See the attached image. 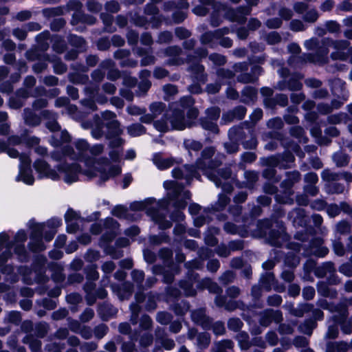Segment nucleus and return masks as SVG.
I'll return each mask as SVG.
<instances>
[{
    "instance_id": "nucleus-58",
    "label": "nucleus",
    "mask_w": 352,
    "mask_h": 352,
    "mask_svg": "<svg viewBox=\"0 0 352 352\" xmlns=\"http://www.w3.org/2000/svg\"><path fill=\"white\" fill-rule=\"evenodd\" d=\"M198 344L201 347L207 346L210 343V338L206 333L199 334L197 338Z\"/></svg>"
},
{
    "instance_id": "nucleus-22",
    "label": "nucleus",
    "mask_w": 352,
    "mask_h": 352,
    "mask_svg": "<svg viewBox=\"0 0 352 352\" xmlns=\"http://www.w3.org/2000/svg\"><path fill=\"white\" fill-rule=\"evenodd\" d=\"M153 162L160 169L168 168L173 164V161L171 159H163L157 155L154 156Z\"/></svg>"
},
{
    "instance_id": "nucleus-4",
    "label": "nucleus",
    "mask_w": 352,
    "mask_h": 352,
    "mask_svg": "<svg viewBox=\"0 0 352 352\" xmlns=\"http://www.w3.org/2000/svg\"><path fill=\"white\" fill-rule=\"evenodd\" d=\"M305 45L308 50L318 49V55L322 57L328 54L329 47H333L338 50L344 49L348 46V42L345 41H333L325 38L322 41V45L319 46V42L316 38H311L305 41Z\"/></svg>"
},
{
    "instance_id": "nucleus-1",
    "label": "nucleus",
    "mask_w": 352,
    "mask_h": 352,
    "mask_svg": "<svg viewBox=\"0 0 352 352\" xmlns=\"http://www.w3.org/2000/svg\"><path fill=\"white\" fill-rule=\"evenodd\" d=\"M75 147L76 153L73 149L69 148L66 150V154L69 155L72 159H82L85 161L87 168L83 171V174L89 178L99 175L100 180L104 182L111 177H114L121 173V168L118 166L109 167L107 159L104 160L106 164L102 167H100L98 162L93 163L89 157V147L85 140H78L75 144Z\"/></svg>"
},
{
    "instance_id": "nucleus-7",
    "label": "nucleus",
    "mask_w": 352,
    "mask_h": 352,
    "mask_svg": "<svg viewBox=\"0 0 352 352\" xmlns=\"http://www.w3.org/2000/svg\"><path fill=\"white\" fill-rule=\"evenodd\" d=\"M34 167L41 178L46 177L52 180L58 178L56 171L52 169L48 164L43 160H36L34 164Z\"/></svg>"
},
{
    "instance_id": "nucleus-29",
    "label": "nucleus",
    "mask_w": 352,
    "mask_h": 352,
    "mask_svg": "<svg viewBox=\"0 0 352 352\" xmlns=\"http://www.w3.org/2000/svg\"><path fill=\"white\" fill-rule=\"evenodd\" d=\"M161 333L160 330H157L156 331L157 339L160 340V343L163 346V347L167 350L172 349L175 346V342L173 340L168 338H160V336Z\"/></svg>"
},
{
    "instance_id": "nucleus-59",
    "label": "nucleus",
    "mask_w": 352,
    "mask_h": 352,
    "mask_svg": "<svg viewBox=\"0 0 352 352\" xmlns=\"http://www.w3.org/2000/svg\"><path fill=\"white\" fill-rule=\"evenodd\" d=\"M116 268V265L112 261H107L102 265V270L106 274H111Z\"/></svg>"
},
{
    "instance_id": "nucleus-43",
    "label": "nucleus",
    "mask_w": 352,
    "mask_h": 352,
    "mask_svg": "<svg viewBox=\"0 0 352 352\" xmlns=\"http://www.w3.org/2000/svg\"><path fill=\"white\" fill-rule=\"evenodd\" d=\"M266 40L268 43L273 45L280 42L281 37L278 33L272 32L267 36Z\"/></svg>"
},
{
    "instance_id": "nucleus-47",
    "label": "nucleus",
    "mask_w": 352,
    "mask_h": 352,
    "mask_svg": "<svg viewBox=\"0 0 352 352\" xmlns=\"http://www.w3.org/2000/svg\"><path fill=\"white\" fill-rule=\"evenodd\" d=\"M228 327L234 331L239 330L242 325L241 321L238 318H232L229 320L228 323Z\"/></svg>"
},
{
    "instance_id": "nucleus-36",
    "label": "nucleus",
    "mask_w": 352,
    "mask_h": 352,
    "mask_svg": "<svg viewBox=\"0 0 352 352\" xmlns=\"http://www.w3.org/2000/svg\"><path fill=\"white\" fill-rule=\"evenodd\" d=\"M333 248L334 252L340 256H342L345 253V249L343 244L340 240H336L333 243Z\"/></svg>"
},
{
    "instance_id": "nucleus-23",
    "label": "nucleus",
    "mask_w": 352,
    "mask_h": 352,
    "mask_svg": "<svg viewBox=\"0 0 352 352\" xmlns=\"http://www.w3.org/2000/svg\"><path fill=\"white\" fill-rule=\"evenodd\" d=\"M266 316L267 317V320H265L264 318H262L261 320V323L265 326H267L272 320L276 322H279L281 320V314L279 311L269 310L266 312Z\"/></svg>"
},
{
    "instance_id": "nucleus-28",
    "label": "nucleus",
    "mask_w": 352,
    "mask_h": 352,
    "mask_svg": "<svg viewBox=\"0 0 352 352\" xmlns=\"http://www.w3.org/2000/svg\"><path fill=\"white\" fill-rule=\"evenodd\" d=\"M236 339L239 343V345L242 349H247L250 347L249 336L248 333L245 332L239 333L236 336Z\"/></svg>"
},
{
    "instance_id": "nucleus-50",
    "label": "nucleus",
    "mask_w": 352,
    "mask_h": 352,
    "mask_svg": "<svg viewBox=\"0 0 352 352\" xmlns=\"http://www.w3.org/2000/svg\"><path fill=\"white\" fill-rule=\"evenodd\" d=\"M265 24L269 28L275 29V28H278L279 27H280V25L282 24V21L278 18H274V19H268L266 21Z\"/></svg>"
},
{
    "instance_id": "nucleus-31",
    "label": "nucleus",
    "mask_w": 352,
    "mask_h": 352,
    "mask_svg": "<svg viewBox=\"0 0 352 352\" xmlns=\"http://www.w3.org/2000/svg\"><path fill=\"white\" fill-rule=\"evenodd\" d=\"M56 140L54 146H58L59 144L70 141V136L67 131H62L58 134H56L54 137Z\"/></svg>"
},
{
    "instance_id": "nucleus-44",
    "label": "nucleus",
    "mask_w": 352,
    "mask_h": 352,
    "mask_svg": "<svg viewBox=\"0 0 352 352\" xmlns=\"http://www.w3.org/2000/svg\"><path fill=\"white\" fill-rule=\"evenodd\" d=\"M318 17V14L317 11L315 10H311L304 16V20L307 22L313 23L317 20Z\"/></svg>"
},
{
    "instance_id": "nucleus-52",
    "label": "nucleus",
    "mask_w": 352,
    "mask_h": 352,
    "mask_svg": "<svg viewBox=\"0 0 352 352\" xmlns=\"http://www.w3.org/2000/svg\"><path fill=\"white\" fill-rule=\"evenodd\" d=\"M113 214L119 218H125L126 217V209L123 206H117L113 210Z\"/></svg>"
},
{
    "instance_id": "nucleus-13",
    "label": "nucleus",
    "mask_w": 352,
    "mask_h": 352,
    "mask_svg": "<svg viewBox=\"0 0 352 352\" xmlns=\"http://www.w3.org/2000/svg\"><path fill=\"white\" fill-rule=\"evenodd\" d=\"M246 112L245 107L239 106L234 109L233 111H229L223 115L222 119L225 122H230L234 119L241 120L243 118Z\"/></svg>"
},
{
    "instance_id": "nucleus-61",
    "label": "nucleus",
    "mask_w": 352,
    "mask_h": 352,
    "mask_svg": "<svg viewBox=\"0 0 352 352\" xmlns=\"http://www.w3.org/2000/svg\"><path fill=\"white\" fill-rule=\"evenodd\" d=\"M54 69L56 74H63L64 73L67 67L66 66L59 60H54Z\"/></svg>"
},
{
    "instance_id": "nucleus-64",
    "label": "nucleus",
    "mask_w": 352,
    "mask_h": 352,
    "mask_svg": "<svg viewBox=\"0 0 352 352\" xmlns=\"http://www.w3.org/2000/svg\"><path fill=\"white\" fill-rule=\"evenodd\" d=\"M340 272L347 276H352V265L349 263H345L340 267Z\"/></svg>"
},
{
    "instance_id": "nucleus-20",
    "label": "nucleus",
    "mask_w": 352,
    "mask_h": 352,
    "mask_svg": "<svg viewBox=\"0 0 352 352\" xmlns=\"http://www.w3.org/2000/svg\"><path fill=\"white\" fill-rule=\"evenodd\" d=\"M302 85L296 80L292 79L289 82H286L285 81L278 82L277 87L278 89L283 90L289 89L290 90H298L301 88Z\"/></svg>"
},
{
    "instance_id": "nucleus-46",
    "label": "nucleus",
    "mask_w": 352,
    "mask_h": 352,
    "mask_svg": "<svg viewBox=\"0 0 352 352\" xmlns=\"http://www.w3.org/2000/svg\"><path fill=\"white\" fill-rule=\"evenodd\" d=\"M210 60H212L215 65H222L226 63V58L220 54H214L209 56Z\"/></svg>"
},
{
    "instance_id": "nucleus-33",
    "label": "nucleus",
    "mask_w": 352,
    "mask_h": 352,
    "mask_svg": "<svg viewBox=\"0 0 352 352\" xmlns=\"http://www.w3.org/2000/svg\"><path fill=\"white\" fill-rule=\"evenodd\" d=\"M336 230L341 234H348L351 232V226L346 221H340L336 226Z\"/></svg>"
},
{
    "instance_id": "nucleus-49",
    "label": "nucleus",
    "mask_w": 352,
    "mask_h": 352,
    "mask_svg": "<svg viewBox=\"0 0 352 352\" xmlns=\"http://www.w3.org/2000/svg\"><path fill=\"white\" fill-rule=\"evenodd\" d=\"M107 327L102 324L96 327L94 330L95 336L98 338H102L107 332Z\"/></svg>"
},
{
    "instance_id": "nucleus-10",
    "label": "nucleus",
    "mask_w": 352,
    "mask_h": 352,
    "mask_svg": "<svg viewBox=\"0 0 352 352\" xmlns=\"http://www.w3.org/2000/svg\"><path fill=\"white\" fill-rule=\"evenodd\" d=\"M181 106L184 109H188L187 111V121H190L191 125L192 124L193 120H195L198 116V111L195 108H192L194 104V100L190 96L184 97L180 100Z\"/></svg>"
},
{
    "instance_id": "nucleus-39",
    "label": "nucleus",
    "mask_w": 352,
    "mask_h": 352,
    "mask_svg": "<svg viewBox=\"0 0 352 352\" xmlns=\"http://www.w3.org/2000/svg\"><path fill=\"white\" fill-rule=\"evenodd\" d=\"M202 127L205 129L211 131L214 133L218 132L217 126L214 124L212 120H208V119L204 120L201 121Z\"/></svg>"
},
{
    "instance_id": "nucleus-40",
    "label": "nucleus",
    "mask_w": 352,
    "mask_h": 352,
    "mask_svg": "<svg viewBox=\"0 0 352 352\" xmlns=\"http://www.w3.org/2000/svg\"><path fill=\"white\" fill-rule=\"evenodd\" d=\"M69 42L72 45L78 48H82L85 44V41L82 38L75 35L70 36Z\"/></svg>"
},
{
    "instance_id": "nucleus-32",
    "label": "nucleus",
    "mask_w": 352,
    "mask_h": 352,
    "mask_svg": "<svg viewBox=\"0 0 352 352\" xmlns=\"http://www.w3.org/2000/svg\"><path fill=\"white\" fill-rule=\"evenodd\" d=\"M333 160L336 164L340 166H342L347 164L349 162L348 157L342 153H336L333 155Z\"/></svg>"
},
{
    "instance_id": "nucleus-37",
    "label": "nucleus",
    "mask_w": 352,
    "mask_h": 352,
    "mask_svg": "<svg viewBox=\"0 0 352 352\" xmlns=\"http://www.w3.org/2000/svg\"><path fill=\"white\" fill-rule=\"evenodd\" d=\"M207 118L211 120H216L220 116V109L218 107H212L206 111Z\"/></svg>"
},
{
    "instance_id": "nucleus-2",
    "label": "nucleus",
    "mask_w": 352,
    "mask_h": 352,
    "mask_svg": "<svg viewBox=\"0 0 352 352\" xmlns=\"http://www.w3.org/2000/svg\"><path fill=\"white\" fill-rule=\"evenodd\" d=\"M155 128L160 132H166L170 129L175 130H184L191 126L190 121H187L184 118V110L175 109L171 114L166 115L162 119L154 122Z\"/></svg>"
},
{
    "instance_id": "nucleus-21",
    "label": "nucleus",
    "mask_w": 352,
    "mask_h": 352,
    "mask_svg": "<svg viewBox=\"0 0 352 352\" xmlns=\"http://www.w3.org/2000/svg\"><path fill=\"white\" fill-rule=\"evenodd\" d=\"M127 131L131 136L135 137L145 133L146 129L140 124H133L127 127Z\"/></svg>"
},
{
    "instance_id": "nucleus-9",
    "label": "nucleus",
    "mask_w": 352,
    "mask_h": 352,
    "mask_svg": "<svg viewBox=\"0 0 352 352\" xmlns=\"http://www.w3.org/2000/svg\"><path fill=\"white\" fill-rule=\"evenodd\" d=\"M214 153V150L213 148H205L201 153V157L197 162V168L202 170L204 171H206L207 168H214L217 164H214L213 162L210 160V158Z\"/></svg>"
},
{
    "instance_id": "nucleus-16",
    "label": "nucleus",
    "mask_w": 352,
    "mask_h": 352,
    "mask_svg": "<svg viewBox=\"0 0 352 352\" xmlns=\"http://www.w3.org/2000/svg\"><path fill=\"white\" fill-rule=\"evenodd\" d=\"M344 177L346 181L351 180V175L348 173L338 174L329 170H324L322 173V178L327 182H333Z\"/></svg>"
},
{
    "instance_id": "nucleus-11",
    "label": "nucleus",
    "mask_w": 352,
    "mask_h": 352,
    "mask_svg": "<svg viewBox=\"0 0 352 352\" xmlns=\"http://www.w3.org/2000/svg\"><path fill=\"white\" fill-rule=\"evenodd\" d=\"M173 176L177 179L185 177L187 180L192 177H197L195 170L193 166H184L182 168H174L172 172Z\"/></svg>"
},
{
    "instance_id": "nucleus-34",
    "label": "nucleus",
    "mask_w": 352,
    "mask_h": 352,
    "mask_svg": "<svg viewBox=\"0 0 352 352\" xmlns=\"http://www.w3.org/2000/svg\"><path fill=\"white\" fill-rule=\"evenodd\" d=\"M130 308L131 311V321L133 324H135L138 323V317L140 307L138 304H132Z\"/></svg>"
},
{
    "instance_id": "nucleus-53",
    "label": "nucleus",
    "mask_w": 352,
    "mask_h": 352,
    "mask_svg": "<svg viewBox=\"0 0 352 352\" xmlns=\"http://www.w3.org/2000/svg\"><path fill=\"white\" fill-rule=\"evenodd\" d=\"M97 348V344L94 342H85L80 346L82 352H91L95 351Z\"/></svg>"
},
{
    "instance_id": "nucleus-56",
    "label": "nucleus",
    "mask_w": 352,
    "mask_h": 352,
    "mask_svg": "<svg viewBox=\"0 0 352 352\" xmlns=\"http://www.w3.org/2000/svg\"><path fill=\"white\" fill-rule=\"evenodd\" d=\"M234 278V275L233 272H225L220 278L221 281L225 284L227 285L230 283H231Z\"/></svg>"
},
{
    "instance_id": "nucleus-30",
    "label": "nucleus",
    "mask_w": 352,
    "mask_h": 352,
    "mask_svg": "<svg viewBox=\"0 0 352 352\" xmlns=\"http://www.w3.org/2000/svg\"><path fill=\"white\" fill-rule=\"evenodd\" d=\"M204 287H206L210 292L214 294L221 293L222 289L219 287V285L212 282L210 279H206L204 280Z\"/></svg>"
},
{
    "instance_id": "nucleus-15",
    "label": "nucleus",
    "mask_w": 352,
    "mask_h": 352,
    "mask_svg": "<svg viewBox=\"0 0 352 352\" xmlns=\"http://www.w3.org/2000/svg\"><path fill=\"white\" fill-rule=\"evenodd\" d=\"M230 18L232 21H237L240 23L245 22V16L250 13V8H240L237 10H229Z\"/></svg>"
},
{
    "instance_id": "nucleus-54",
    "label": "nucleus",
    "mask_w": 352,
    "mask_h": 352,
    "mask_svg": "<svg viewBox=\"0 0 352 352\" xmlns=\"http://www.w3.org/2000/svg\"><path fill=\"white\" fill-rule=\"evenodd\" d=\"M87 6L89 11L94 12H99L102 8V6L94 0L89 1Z\"/></svg>"
},
{
    "instance_id": "nucleus-35",
    "label": "nucleus",
    "mask_w": 352,
    "mask_h": 352,
    "mask_svg": "<svg viewBox=\"0 0 352 352\" xmlns=\"http://www.w3.org/2000/svg\"><path fill=\"white\" fill-rule=\"evenodd\" d=\"M172 318L170 314L166 312H160L157 315L156 320L162 324H167L171 320Z\"/></svg>"
},
{
    "instance_id": "nucleus-12",
    "label": "nucleus",
    "mask_w": 352,
    "mask_h": 352,
    "mask_svg": "<svg viewBox=\"0 0 352 352\" xmlns=\"http://www.w3.org/2000/svg\"><path fill=\"white\" fill-rule=\"evenodd\" d=\"M229 30L228 28L223 30H218L214 32H208L204 34L201 37V41L203 44L214 43V40L219 39L223 34H228Z\"/></svg>"
},
{
    "instance_id": "nucleus-24",
    "label": "nucleus",
    "mask_w": 352,
    "mask_h": 352,
    "mask_svg": "<svg viewBox=\"0 0 352 352\" xmlns=\"http://www.w3.org/2000/svg\"><path fill=\"white\" fill-rule=\"evenodd\" d=\"M25 122L29 125H37L40 123V118L30 110H25L24 113Z\"/></svg>"
},
{
    "instance_id": "nucleus-45",
    "label": "nucleus",
    "mask_w": 352,
    "mask_h": 352,
    "mask_svg": "<svg viewBox=\"0 0 352 352\" xmlns=\"http://www.w3.org/2000/svg\"><path fill=\"white\" fill-rule=\"evenodd\" d=\"M217 75L219 79H230L233 78L234 74L232 71L220 69L217 71Z\"/></svg>"
},
{
    "instance_id": "nucleus-8",
    "label": "nucleus",
    "mask_w": 352,
    "mask_h": 352,
    "mask_svg": "<svg viewBox=\"0 0 352 352\" xmlns=\"http://www.w3.org/2000/svg\"><path fill=\"white\" fill-rule=\"evenodd\" d=\"M43 230V225L37 224L32 230L30 246L33 251H42L45 248L41 240Z\"/></svg>"
},
{
    "instance_id": "nucleus-60",
    "label": "nucleus",
    "mask_w": 352,
    "mask_h": 352,
    "mask_svg": "<svg viewBox=\"0 0 352 352\" xmlns=\"http://www.w3.org/2000/svg\"><path fill=\"white\" fill-rule=\"evenodd\" d=\"M106 9L110 12H117L120 10V6L118 2L115 1H111L106 3Z\"/></svg>"
},
{
    "instance_id": "nucleus-55",
    "label": "nucleus",
    "mask_w": 352,
    "mask_h": 352,
    "mask_svg": "<svg viewBox=\"0 0 352 352\" xmlns=\"http://www.w3.org/2000/svg\"><path fill=\"white\" fill-rule=\"evenodd\" d=\"M104 151V146L102 144H96L89 148V153L93 157L100 155Z\"/></svg>"
},
{
    "instance_id": "nucleus-38",
    "label": "nucleus",
    "mask_w": 352,
    "mask_h": 352,
    "mask_svg": "<svg viewBox=\"0 0 352 352\" xmlns=\"http://www.w3.org/2000/svg\"><path fill=\"white\" fill-rule=\"evenodd\" d=\"M181 287L184 289L185 295L187 296H192L196 294L195 290L192 288V283L190 282L182 283Z\"/></svg>"
},
{
    "instance_id": "nucleus-14",
    "label": "nucleus",
    "mask_w": 352,
    "mask_h": 352,
    "mask_svg": "<svg viewBox=\"0 0 352 352\" xmlns=\"http://www.w3.org/2000/svg\"><path fill=\"white\" fill-rule=\"evenodd\" d=\"M191 317L196 323L202 325L204 328H208L210 324V320L209 318L206 316L204 309L192 311Z\"/></svg>"
},
{
    "instance_id": "nucleus-5",
    "label": "nucleus",
    "mask_w": 352,
    "mask_h": 352,
    "mask_svg": "<svg viewBox=\"0 0 352 352\" xmlns=\"http://www.w3.org/2000/svg\"><path fill=\"white\" fill-rule=\"evenodd\" d=\"M131 208L133 210H145L161 229H166L172 226L170 221L165 219L164 216L160 214L154 207L148 206L147 202H134L131 204Z\"/></svg>"
},
{
    "instance_id": "nucleus-25",
    "label": "nucleus",
    "mask_w": 352,
    "mask_h": 352,
    "mask_svg": "<svg viewBox=\"0 0 352 352\" xmlns=\"http://www.w3.org/2000/svg\"><path fill=\"white\" fill-rule=\"evenodd\" d=\"M233 343L230 340H223L216 343L215 348L214 349V352H228V349L232 348Z\"/></svg>"
},
{
    "instance_id": "nucleus-63",
    "label": "nucleus",
    "mask_w": 352,
    "mask_h": 352,
    "mask_svg": "<svg viewBox=\"0 0 352 352\" xmlns=\"http://www.w3.org/2000/svg\"><path fill=\"white\" fill-rule=\"evenodd\" d=\"M185 145L188 149L193 151H199L202 147L201 143L197 141H187Z\"/></svg>"
},
{
    "instance_id": "nucleus-41",
    "label": "nucleus",
    "mask_w": 352,
    "mask_h": 352,
    "mask_svg": "<svg viewBox=\"0 0 352 352\" xmlns=\"http://www.w3.org/2000/svg\"><path fill=\"white\" fill-rule=\"evenodd\" d=\"M107 126L109 128V129H112L113 130V132L116 135H120L122 133V130L120 129V122L114 119L113 120L108 122L107 124Z\"/></svg>"
},
{
    "instance_id": "nucleus-17",
    "label": "nucleus",
    "mask_w": 352,
    "mask_h": 352,
    "mask_svg": "<svg viewBox=\"0 0 352 352\" xmlns=\"http://www.w3.org/2000/svg\"><path fill=\"white\" fill-rule=\"evenodd\" d=\"M17 180L23 181L26 184L32 185L34 183V179L30 168L20 167V173L17 177Z\"/></svg>"
},
{
    "instance_id": "nucleus-57",
    "label": "nucleus",
    "mask_w": 352,
    "mask_h": 352,
    "mask_svg": "<svg viewBox=\"0 0 352 352\" xmlns=\"http://www.w3.org/2000/svg\"><path fill=\"white\" fill-rule=\"evenodd\" d=\"M315 289L312 287H305L302 290V296L306 300H311L314 297Z\"/></svg>"
},
{
    "instance_id": "nucleus-3",
    "label": "nucleus",
    "mask_w": 352,
    "mask_h": 352,
    "mask_svg": "<svg viewBox=\"0 0 352 352\" xmlns=\"http://www.w3.org/2000/svg\"><path fill=\"white\" fill-rule=\"evenodd\" d=\"M164 188L169 190L168 192L170 200L177 199L175 206L178 208H184L186 206V199H190V194L188 190H184L183 188L173 181H166L164 183Z\"/></svg>"
},
{
    "instance_id": "nucleus-51",
    "label": "nucleus",
    "mask_w": 352,
    "mask_h": 352,
    "mask_svg": "<svg viewBox=\"0 0 352 352\" xmlns=\"http://www.w3.org/2000/svg\"><path fill=\"white\" fill-rule=\"evenodd\" d=\"M173 36L170 32H162L158 37V42L160 43H166L170 42Z\"/></svg>"
},
{
    "instance_id": "nucleus-27",
    "label": "nucleus",
    "mask_w": 352,
    "mask_h": 352,
    "mask_svg": "<svg viewBox=\"0 0 352 352\" xmlns=\"http://www.w3.org/2000/svg\"><path fill=\"white\" fill-rule=\"evenodd\" d=\"M318 290L321 295L326 297L334 298L337 295L336 290L330 289L329 287L324 283H320L318 285Z\"/></svg>"
},
{
    "instance_id": "nucleus-62",
    "label": "nucleus",
    "mask_w": 352,
    "mask_h": 352,
    "mask_svg": "<svg viewBox=\"0 0 352 352\" xmlns=\"http://www.w3.org/2000/svg\"><path fill=\"white\" fill-rule=\"evenodd\" d=\"M267 126L272 129H280L283 126V122L280 118H276L269 120Z\"/></svg>"
},
{
    "instance_id": "nucleus-48",
    "label": "nucleus",
    "mask_w": 352,
    "mask_h": 352,
    "mask_svg": "<svg viewBox=\"0 0 352 352\" xmlns=\"http://www.w3.org/2000/svg\"><path fill=\"white\" fill-rule=\"evenodd\" d=\"M94 316V311L91 309H87L80 316V320L82 322L89 321Z\"/></svg>"
},
{
    "instance_id": "nucleus-6",
    "label": "nucleus",
    "mask_w": 352,
    "mask_h": 352,
    "mask_svg": "<svg viewBox=\"0 0 352 352\" xmlns=\"http://www.w3.org/2000/svg\"><path fill=\"white\" fill-rule=\"evenodd\" d=\"M59 171L63 174V179L67 184L76 182L78 179V174L81 173L79 166L76 164L63 165L60 167Z\"/></svg>"
},
{
    "instance_id": "nucleus-19",
    "label": "nucleus",
    "mask_w": 352,
    "mask_h": 352,
    "mask_svg": "<svg viewBox=\"0 0 352 352\" xmlns=\"http://www.w3.org/2000/svg\"><path fill=\"white\" fill-rule=\"evenodd\" d=\"M181 49L177 46H170L158 52L160 57L175 58L179 55Z\"/></svg>"
},
{
    "instance_id": "nucleus-26",
    "label": "nucleus",
    "mask_w": 352,
    "mask_h": 352,
    "mask_svg": "<svg viewBox=\"0 0 352 352\" xmlns=\"http://www.w3.org/2000/svg\"><path fill=\"white\" fill-rule=\"evenodd\" d=\"M164 109L165 104L162 102H153L149 106L150 111L155 118L162 114Z\"/></svg>"
},
{
    "instance_id": "nucleus-42",
    "label": "nucleus",
    "mask_w": 352,
    "mask_h": 352,
    "mask_svg": "<svg viewBox=\"0 0 352 352\" xmlns=\"http://www.w3.org/2000/svg\"><path fill=\"white\" fill-rule=\"evenodd\" d=\"M127 112L133 116H139L146 113V109H141L135 105L129 106L126 108Z\"/></svg>"
},
{
    "instance_id": "nucleus-18",
    "label": "nucleus",
    "mask_w": 352,
    "mask_h": 352,
    "mask_svg": "<svg viewBox=\"0 0 352 352\" xmlns=\"http://www.w3.org/2000/svg\"><path fill=\"white\" fill-rule=\"evenodd\" d=\"M300 179V175L297 171L289 172L287 173V178L283 182L282 185L287 188H291L295 183Z\"/></svg>"
}]
</instances>
